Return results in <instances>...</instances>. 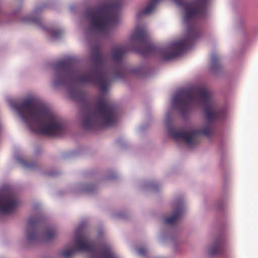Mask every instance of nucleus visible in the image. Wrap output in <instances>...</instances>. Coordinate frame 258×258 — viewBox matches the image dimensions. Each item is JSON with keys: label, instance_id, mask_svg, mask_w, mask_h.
<instances>
[{"label": "nucleus", "instance_id": "obj_2", "mask_svg": "<svg viewBox=\"0 0 258 258\" xmlns=\"http://www.w3.org/2000/svg\"><path fill=\"white\" fill-rule=\"evenodd\" d=\"M91 58L94 67L89 72L80 74L74 63L70 59L58 61L55 67V80L54 86L66 85L71 84L69 88L70 97L76 101H82L84 98V92L74 85L73 83L92 84L98 86L103 91L107 90L108 78L107 73L104 71L107 57L101 50L99 45L91 48Z\"/></svg>", "mask_w": 258, "mask_h": 258}, {"label": "nucleus", "instance_id": "obj_12", "mask_svg": "<svg viewBox=\"0 0 258 258\" xmlns=\"http://www.w3.org/2000/svg\"><path fill=\"white\" fill-rule=\"evenodd\" d=\"M183 213V209L181 206L178 207L173 211L172 214L169 217L166 218L164 220V223L168 225H173L178 220Z\"/></svg>", "mask_w": 258, "mask_h": 258}, {"label": "nucleus", "instance_id": "obj_15", "mask_svg": "<svg viewBox=\"0 0 258 258\" xmlns=\"http://www.w3.org/2000/svg\"><path fill=\"white\" fill-rule=\"evenodd\" d=\"M220 67L219 58L217 54H213L212 55L211 60V70L212 72H215Z\"/></svg>", "mask_w": 258, "mask_h": 258}, {"label": "nucleus", "instance_id": "obj_8", "mask_svg": "<svg viewBox=\"0 0 258 258\" xmlns=\"http://www.w3.org/2000/svg\"><path fill=\"white\" fill-rule=\"evenodd\" d=\"M76 248L72 247L61 252V254L65 258H70L76 251L93 252L95 249V245L89 241L87 238L82 234H77L75 236Z\"/></svg>", "mask_w": 258, "mask_h": 258}, {"label": "nucleus", "instance_id": "obj_21", "mask_svg": "<svg viewBox=\"0 0 258 258\" xmlns=\"http://www.w3.org/2000/svg\"><path fill=\"white\" fill-rule=\"evenodd\" d=\"M138 252L141 255H145L147 253V249L144 247H140L138 249Z\"/></svg>", "mask_w": 258, "mask_h": 258}, {"label": "nucleus", "instance_id": "obj_4", "mask_svg": "<svg viewBox=\"0 0 258 258\" xmlns=\"http://www.w3.org/2000/svg\"><path fill=\"white\" fill-rule=\"evenodd\" d=\"M202 100L204 106V116L207 124L202 130H195L190 132H184L180 130H176L172 127L168 129V134L174 140H182L188 145L192 146L199 142L201 135L210 137L214 132L213 124L224 118L225 110L219 107L211 99L210 94L204 88H199L196 90Z\"/></svg>", "mask_w": 258, "mask_h": 258}, {"label": "nucleus", "instance_id": "obj_5", "mask_svg": "<svg viewBox=\"0 0 258 258\" xmlns=\"http://www.w3.org/2000/svg\"><path fill=\"white\" fill-rule=\"evenodd\" d=\"M117 120L115 105L104 97L99 98L94 108L86 106L84 113L83 127L95 130L113 125Z\"/></svg>", "mask_w": 258, "mask_h": 258}, {"label": "nucleus", "instance_id": "obj_20", "mask_svg": "<svg viewBox=\"0 0 258 258\" xmlns=\"http://www.w3.org/2000/svg\"><path fill=\"white\" fill-rule=\"evenodd\" d=\"M26 21L27 22H33V23H36L38 25H40L39 20L38 18H37L36 17L30 18H28V20H27Z\"/></svg>", "mask_w": 258, "mask_h": 258}, {"label": "nucleus", "instance_id": "obj_11", "mask_svg": "<svg viewBox=\"0 0 258 258\" xmlns=\"http://www.w3.org/2000/svg\"><path fill=\"white\" fill-rule=\"evenodd\" d=\"M128 50V49L126 46H119L115 48L112 55L113 61L118 63L121 62L123 55Z\"/></svg>", "mask_w": 258, "mask_h": 258}, {"label": "nucleus", "instance_id": "obj_1", "mask_svg": "<svg viewBox=\"0 0 258 258\" xmlns=\"http://www.w3.org/2000/svg\"><path fill=\"white\" fill-rule=\"evenodd\" d=\"M209 0H173L176 5L183 8L184 12L183 22L186 26V37L180 41L171 42L166 47H159L150 43L148 34L143 28L136 27L131 35L132 42L135 44L133 50L144 56L158 54L163 60L174 58L190 48L194 41L200 36V31L195 19L204 17Z\"/></svg>", "mask_w": 258, "mask_h": 258}, {"label": "nucleus", "instance_id": "obj_10", "mask_svg": "<svg viewBox=\"0 0 258 258\" xmlns=\"http://www.w3.org/2000/svg\"><path fill=\"white\" fill-rule=\"evenodd\" d=\"M42 221V218L40 216H31L28 219L27 237L29 242L36 241L38 239L37 231Z\"/></svg>", "mask_w": 258, "mask_h": 258}, {"label": "nucleus", "instance_id": "obj_19", "mask_svg": "<svg viewBox=\"0 0 258 258\" xmlns=\"http://www.w3.org/2000/svg\"><path fill=\"white\" fill-rule=\"evenodd\" d=\"M24 164L26 167L31 169H33L34 168V167L36 166V164L34 163V162L25 161L24 162Z\"/></svg>", "mask_w": 258, "mask_h": 258}, {"label": "nucleus", "instance_id": "obj_18", "mask_svg": "<svg viewBox=\"0 0 258 258\" xmlns=\"http://www.w3.org/2000/svg\"><path fill=\"white\" fill-rule=\"evenodd\" d=\"M50 33L52 38H59L62 34V31L60 29H52L50 30Z\"/></svg>", "mask_w": 258, "mask_h": 258}, {"label": "nucleus", "instance_id": "obj_17", "mask_svg": "<svg viewBox=\"0 0 258 258\" xmlns=\"http://www.w3.org/2000/svg\"><path fill=\"white\" fill-rule=\"evenodd\" d=\"M56 234L54 229L52 228L47 229L43 234L44 239L45 240H50L52 239Z\"/></svg>", "mask_w": 258, "mask_h": 258}, {"label": "nucleus", "instance_id": "obj_3", "mask_svg": "<svg viewBox=\"0 0 258 258\" xmlns=\"http://www.w3.org/2000/svg\"><path fill=\"white\" fill-rule=\"evenodd\" d=\"M14 107L32 131L48 136H60L63 133L61 119L35 99H26Z\"/></svg>", "mask_w": 258, "mask_h": 258}, {"label": "nucleus", "instance_id": "obj_13", "mask_svg": "<svg viewBox=\"0 0 258 258\" xmlns=\"http://www.w3.org/2000/svg\"><path fill=\"white\" fill-rule=\"evenodd\" d=\"M224 240L222 239H217L214 245L211 247L210 254L211 255H216L223 253L224 250Z\"/></svg>", "mask_w": 258, "mask_h": 258}, {"label": "nucleus", "instance_id": "obj_16", "mask_svg": "<svg viewBox=\"0 0 258 258\" xmlns=\"http://www.w3.org/2000/svg\"><path fill=\"white\" fill-rule=\"evenodd\" d=\"M99 254L101 258H115L114 254L108 246L101 249L99 251Z\"/></svg>", "mask_w": 258, "mask_h": 258}, {"label": "nucleus", "instance_id": "obj_14", "mask_svg": "<svg viewBox=\"0 0 258 258\" xmlns=\"http://www.w3.org/2000/svg\"><path fill=\"white\" fill-rule=\"evenodd\" d=\"M160 0H150L147 6L142 11L139 12L137 17L139 18L142 15H148L154 11L158 3Z\"/></svg>", "mask_w": 258, "mask_h": 258}, {"label": "nucleus", "instance_id": "obj_9", "mask_svg": "<svg viewBox=\"0 0 258 258\" xmlns=\"http://www.w3.org/2000/svg\"><path fill=\"white\" fill-rule=\"evenodd\" d=\"M18 201L12 192L0 195V212L3 214H11L16 209Z\"/></svg>", "mask_w": 258, "mask_h": 258}, {"label": "nucleus", "instance_id": "obj_6", "mask_svg": "<svg viewBox=\"0 0 258 258\" xmlns=\"http://www.w3.org/2000/svg\"><path fill=\"white\" fill-rule=\"evenodd\" d=\"M121 5V2L117 1L111 4L102 3L95 8H88L85 14L90 20L91 28L104 35L108 34L111 27L119 23Z\"/></svg>", "mask_w": 258, "mask_h": 258}, {"label": "nucleus", "instance_id": "obj_7", "mask_svg": "<svg viewBox=\"0 0 258 258\" xmlns=\"http://www.w3.org/2000/svg\"><path fill=\"white\" fill-rule=\"evenodd\" d=\"M199 104L191 89L180 91L174 96L172 100L173 106L177 108L182 115L190 111L194 106Z\"/></svg>", "mask_w": 258, "mask_h": 258}]
</instances>
